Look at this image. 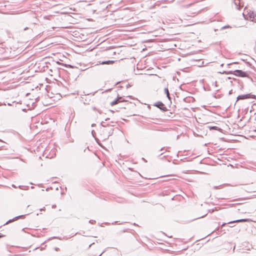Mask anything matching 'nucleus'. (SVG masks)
Returning a JSON list of instances; mask_svg holds the SVG:
<instances>
[{
    "label": "nucleus",
    "instance_id": "obj_1",
    "mask_svg": "<svg viewBox=\"0 0 256 256\" xmlns=\"http://www.w3.org/2000/svg\"><path fill=\"white\" fill-rule=\"evenodd\" d=\"M256 96L254 94H243V95H240L238 96L237 100H244L246 98H256Z\"/></svg>",
    "mask_w": 256,
    "mask_h": 256
},
{
    "label": "nucleus",
    "instance_id": "obj_2",
    "mask_svg": "<svg viewBox=\"0 0 256 256\" xmlns=\"http://www.w3.org/2000/svg\"><path fill=\"white\" fill-rule=\"evenodd\" d=\"M233 74L236 76L240 77H246L248 76L246 72H243L242 70H236L234 71Z\"/></svg>",
    "mask_w": 256,
    "mask_h": 256
},
{
    "label": "nucleus",
    "instance_id": "obj_3",
    "mask_svg": "<svg viewBox=\"0 0 256 256\" xmlns=\"http://www.w3.org/2000/svg\"><path fill=\"white\" fill-rule=\"evenodd\" d=\"M154 106L158 108L163 111H166L167 108L164 105L160 102H158L154 104Z\"/></svg>",
    "mask_w": 256,
    "mask_h": 256
},
{
    "label": "nucleus",
    "instance_id": "obj_4",
    "mask_svg": "<svg viewBox=\"0 0 256 256\" xmlns=\"http://www.w3.org/2000/svg\"><path fill=\"white\" fill-rule=\"evenodd\" d=\"M123 101H124V100H122V97H118L116 99L114 100L111 102L110 104L112 106H114L118 104L119 102Z\"/></svg>",
    "mask_w": 256,
    "mask_h": 256
},
{
    "label": "nucleus",
    "instance_id": "obj_5",
    "mask_svg": "<svg viewBox=\"0 0 256 256\" xmlns=\"http://www.w3.org/2000/svg\"><path fill=\"white\" fill-rule=\"evenodd\" d=\"M234 4L236 5V8L237 9H240V8L242 6L240 0H234Z\"/></svg>",
    "mask_w": 256,
    "mask_h": 256
},
{
    "label": "nucleus",
    "instance_id": "obj_6",
    "mask_svg": "<svg viewBox=\"0 0 256 256\" xmlns=\"http://www.w3.org/2000/svg\"><path fill=\"white\" fill-rule=\"evenodd\" d=\"M248 219H240V220H234L232 222H228V224H231V223H233V222H248Z\"/></svg>",
    "mask_w": 256,
    "mask_h": 256
},
{
    "label": "nucleus",
    "instance_id": "obj_7",
    "mask_svg": "<svg viewBox=\"0 0 256 256\" xmlns=\"http://www.w3.org/2000/svg\"><path fill=\"white\" fill-rule=\"evenodd\" d=\"M164 93L166 94V96L167 98L170 100V94H169V92H168V88H165L164 90Z\"/></svg>",
    "mask_w": 256,
    "mask_h": 256
},
{
    "label": "nucleus",
    "instance_id": "obj_8",
    "mask_svg": "<svg viewBox=\"0 0 256 256\" xmlns=\"http://www.w3.org/2000/svg\"><path fill=\"white\" fill-rule=\"evenodd\" d=\"M24 216V215H22V216H16V217L15 218H13L12 220H9L8 222H6V224L8 223V222H13L14 221V220H16L18 219V218H21V217H23Z\"/></svg>",
    "mask_w": 256,
    "mask_h": 256
},
{
    "label": "nucleus",
    "instance_id": "obj_9",
    "mask_svg": "<svg viewBox=\"0 0 256 256\" xmlns=\"http://www.w3.org/2000/svg\"><path fill=\"white\" fill-rule=\"evenodd\" d=\"M108 134L107 136V137L108 138L113 133V129L112 128H110V130H108Z\"/></svg>",
    "mask_w": 256,
    "mask_h": 256
},
{
    "label": "nucleus",
    "instance_id": "obj_10",
    "mask_svg": "<svg viewBox=\"0 0 256 256\" xmlns=\"http://www.w3.org/2000/svg\"><path fill=\"white\" fill-rule=\"evenodd\" d=\"M113 62L112 61H110V60H108V61H106V62H102V64H108L110 62Z\"/></svg>",
    "mask_w": 256,
    "mask_h": 256
},
{
    "label": "nucleus",
    "instance_id": "obj_11",
    "mask_svg": "<svg viewBox=\"0 0 256 256\" xmlns=\"http://www.w3.org/2000/svg\"><path fill=\"white\" fill-rule=\"evenodd\" d=\"M230 26H226L224 27V28H230Z\"/></svg>",
    "mask_w": 256,
    "mask_h": 256
},
{
    "label": "nucleus",
    "instance_id": "obj_12",
    "mask_svg": "<svg viewBox=\"0 0 256 256\" xmlns=\"http://www.w3.org/2000/svg\"><path fill=\"white\" fill-rule=\"evenodd\" d=\"M190 5V4H189V5L186 6H183V7H184V8H188V7Z\"/></svg>",
    "mask_w": 256,
    "mask_h": 256
},
{
    "label": "nucleus",
    "instance_id": "obj_13",
    "mask_svg": "<svg viewBox=\"0 0 256 256\" xmlns=\"http://www.w3.org/2000/svg\"><path fill=\"white\" fill-rule=\"evenodd\" d=\"M93 110H96V108L95 107H94Z\"/></svg>",
    "mask_w": 256,
    "mask_h": 256
},
{
    "label": "nucleus",
    "instance_id": "obj_14",
    "mask_svg": "<svg viewBox=\"0 0 256 256\" xmlns=\"http://www.w3.org/2000/svg\"><path fill=\"white\" fill-rule=\"evenodd\" d=\"M12 186L13 187H14V188H16V186H15V185H14V184H12Z\"/></svg>",
    "mask_w": 256,
    "mask_h": 256
},
{
    "label": "nucleus",
    "instance_id": "obj_15",
    "mask_svg": "<svg viewBox=\"0 0 256 256\" xmlns=\"http://www.w3.org/2000/svg\"><path fill=\"white\" fill-rule=\"evenodd\" d=\"M90 223H92V220H90Z\"/></svg>",
    "mask_w": 256,
    "mask_h": 256
},
{
    "label": "nucleus",
    "instance_id": "obj_16",
    "mask_svg": "<svg viewBox=\"0 0 256 256\" xmlns=\"http://www.w3.org/2000/svg\"><path fill=\"white\" fill-rule=\"evenodd\" d=\"M102 126H105L104 124H102Z\"/></svg>",
    "mask_w": 256,
    "mask_h": 256
},
{
    "label": "nucleus",
    "instance_id": "obj_17",
    "mask_svg": "<svg viewBox=\"0 0 256 256\" xmlns=\"http://www.w3.org/2000/svg\"><path fill=\"white\" fill-rule=\"evenodd\" d=\"M98 112H99L100 114V110H98Z\"/></svg>",
    "mask_w": 256,
    "mask_h": 256
},
{
    "label": "nucleus",
    "instance_id": "obj_18",
    "mask_svg": "<svg viewBox=\"0 0 256 256\" xmlns=\"http://www.w3.org/2000/svg\"><path fill=\"white\" fill-rule=\"evenodd\" d=\"M214 188H217V186H214Z\"/></svg>",
    "mask_w": 256,
    "mask_h": 256
},
{
    "label": "nucleus",
    "instance_id": "obj_19",
    "mask_svg": "<svg viewBox=\"0 0 256 256\" xmlns=\"http://www.w3.org/2000/svg\"><path fill=\"white\" fill-rule=\"evenodd\" d=\"M226 224H222V226H224Z\"/></svg>",
    "mask_w": 256,
    "mask_h": 256
},
{
    "label": "nucleus",
    "instance_id": "obj_20",
    "mask_svg": "<svg viewBox=\"0 0 256 256\" xmlns=\"http://www.w3.org/2000/svg\"><path fill=\"white\" fill-rule=\"evenodd\" d=\"M2 236L0 235V238H1Z\"/></svg>",
    "mask_w": 256,
    "mask_h": 256
}]
</instances>
